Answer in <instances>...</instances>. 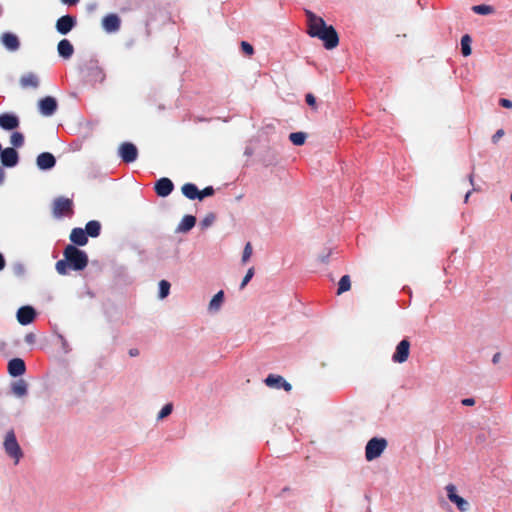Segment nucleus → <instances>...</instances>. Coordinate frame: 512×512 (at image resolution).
<instances>
[{
	"label": "nucleus",
	"mask_w": 512,
	"mask_h": 512,
	"mask_svg": "<svg viewBox=\"0 0 512 512\" xmlns=\"http://www.w3.org/2000/svg\"><path fill=\"white\" fill-rule=\"evenodd\" d=\"M1 163L6 167H14L19 160L17 151L14 148L8 147L0 152Z\"/></svg>",
	"instance_id": "4468645a"
},
{
	"label": "nucleus",
	"mask_w": 512,
	"mask_h": 512,
	"mask_svg": "<svg viewBox=\"0 0 512 512\" xmlns=\"http://www.w3.org/2000/svg\"><path fill=\"white\" fill-rule=\"evenodd\" d=\"M181 191L183 195L190 200L199 199V189L193 183H185L182 186Z\"/></svg>",
	"instance_id": "5701e85b"
},
{
	"label": "nucleus",
	"mask_w": 512,
	"mask_h": 512,
	"mask_svg": "<svg viewBox=\"0 0 512 512\" xmlns=\"http://www.w3.org/2000/svg\"><path fill=\"white\" fill-rule=\"evenodd\" d=\"M224 292L219 291L216 293L209 303L210 310H218L223 302Z\"/></svg>",
	"instance_id": "c756f323"
},
{
	"label": "nucleus",
	"mask_w": 512,
	"mask_h": 512,
	"mask_svg": "<svg viewBox=\"0 0 512 512\" xmlns=\"http://www.w3.org/2000/svg\"><path fill=\"white\" fill-rule=\"evenodd\" d=\"M472 10L476 14H480V15H488V14H492L494 12V8L492 6L485 5V4L475 5L472 7Z\"/></svg>",
	"instance_id": "7c9ffc66"
},
{
	"label": "nucleus",
	"mask_w": 512,
	"mask_h": 512,
	"mask_svg": "<svg viewBox=\"0 0 512 512\" xmlns=\"http://www.w3.org/2000/svg\"><path fill=\"white\" fill-rule=\"evenodd\" d=\"M306 133L304 132H293L289 135V140L296 146H301L305 143Z\"/></svg>",
	"instance_id": "c85d7f7f"
},
{
	"label": "nucleus",
	"mask_w": 512,
	"mask_h": 512,
	"mask_svg": "<svg viewBox=\"0 0 512 512\" xmlns=\"http://www.w3.org/2000/svg\"><path fill=\"white\" fill-rule=\"evenodd\" d=\"M70 240L73 244L78 246H84L88 242L87 234L82 228H73L70 233Z\"/></svg>",
	"instance_id": "412c9836"
},
{
	"label": "nucleus",
	"mask_w": 512,
	"mask_h": 512,
	"mask_svg": "<svg viewBox=\"0 0 512 512\" xmlns=\"http://www.w3.org/2000/svg\"><path fill=\"white\" fill-rule=\"evenodd\" d=\"M76 18L72 15H64L56 21V30L62 35L68 34L76 26Z\"/></svg>",
	"instance_id": "1a4fd4ad"
},
{
	"label": "nucleus",
	"mask_w": 512,
	"mask_h": 512,
	"mask_svg": "<svg viewBox=\"0 0 512 512\" xmlns=\"http://www.w3.org/2000/svg\"><path fill=\"white\" fill-rule=\"evenodd\" d=\"M4 449L7 455L14 459L15 464H17L20 458L23 456L21 447L17 442L13 430L8 431L5 436Z\"/></svg>",
	"instance_id": "7ed1b4c3"
},
{
	"label": "nucleus",
	"mask_w": 512,
	"mask_h": 512,
	"mask_svg": "<svg viewBox=\"0 0 512 512\" xmlns=\"http://www.w3.org/2000/svg\"><path fill=\"white\" fill-rule=\"evenodd\" d=\"M36 164L40 170H50L55 166L56 159L52 153L43 152L37 156Z\"/></svg>",
	"instance_id": "2eb2a0df"
},
{
	"label": "nucleus",
	"mask_w": 512,
	"mask_h": 512,
	"mask_svg": "<svg viewBox=\"0 0 512 512\" xmlns=\"http://www.w3.org/2000/svg\"><path fill=\"white\" fill-rule=\"evenodd\" d=\"M448 498L451 502L455 503L460 511H467L469 508L468 502L457 495L456 493V487L452 484L448 485L446 487Z\"/></svg>",
	"instance_id": "ddd939ff"
},
{
	"label": "nucleus",
	"mask_w": 512,
	"mask_h": 512,
	"mask_svg": "<svg viewBox=\"0 0 512 512\" xmlns=\"http://www.w3.org/2000/svg\"><path fill=\"white\" fill-rule=\"evenodd\" d=\"M84 231L87 234V237H98L101 231V224L99 221L91 220L87 222Z\"/></svg>",
	"instance_id": "393cba45"
},
{
	"label": "nucleus",
	"mask_w": 512,
	"mask_h": 512,
	"mask_svg": "<svg viewBox=\"0 0 512 512\" xmlns=\"http://www.w3.org/2000/svg\"><path fill=\"white\" fill-rule=\"evenodd\" d=\"M469 181L473 185V182H474V173L473 172L469 175Z\"/></svg>",
	"instance_id": "603ef678"
},
{
	"label": "nucleus",
	"mask_w": 512,
	"mask_h": 512,
	"mask_svg": "<svg viewBox=\"0 0 512 512\" xmlns=\"http://www.w3.org/2000/svg\"><path fill=\"white\" fill-rule=\"evenodd\" d=\"M510 200L512 201V192H511V195H510Z\"/></svg>",
	"instance_id": "864d4df0"
},
{
	"label": "nucleus",
	"mask_w": 512,
	"mask_h": 512,
	"mask_svg": "<svg viewBox=\"0 0 512 512\" xmlns=\"http://www.w3.org/2000/svg\"><path fill=\"white\" fill-rule=\"evenodd\" d=\"M26 371V365L23 359L13 358L8 362V373L13 377L21 376Z\"/></svg>",
	"instance_id": "a211bd4d"
},
{
	"label": "nucleus",
	"mask_w": 512,
	"mask_h": 512,
	"mask_svg": "<svg viewBox=\"0 0 512 512\" xmlns=\"http://www.w3.org/2000/svg\"><path fill=\"white\" fill-rule=\"evenodd\" d=\"M307 17V33L309 36L318 38L323 41L326 49H333L339 44V36L335 28L326 25L324 19L317 16L310 10H305Z\"/></svg>",
	"instance_id": "f257e3e1"
},
{
	"label": "nucleus",
	"mask_w": 512,
	"mask_h": 512,
	"mask_svg": "<svg viewBox=\"0 0 512 512\" xmlns=\"http://www.w3.org/2000/svg\"><path fill=\"white\" fill-rule=\"evenodd\" d=\"M12 392L18 396L22 397L27 394V384L24 380H19L12 385Z\"/></svg>",
	"instance_id": "a878e982"
},
{
	"label": "nucleus",
	"mask_w": 512,
	"mask_h": 512,
	"mask_svg": "<svg viewBox=\"0 0 512 512\" xmlns=\"http://www.w3.org/2000/svg\"><path fill=\"white\" fill-rule=\"evenodd\" d=\"M128 353L131 357H136L139 355V350L136 348H131Z\"/></svg>",
	"instance_id": "de8ad7c7"
},
{
	"label": "nucleus",
	"mask_w": 512,
	"mask_h": 512,
	"mask_svg": "<svg viewBox=\"0 0 512 512\" xmlns=\"http://www.w3.org/2000/svg\"><path fill=\"white\" fill-rule=\"evenodd\" d=\"M253 253V248H252V245L250 242H247L245 247H244V250H243V254H242V263H246L251 255Z\"/></svg>",
	"instance_id": "f704fd0d"
},
{
	"label": "nucleus",
	"mask_w": 512,
	"mask_h": 512,
	"mask_svg": "<svg viewBox=\"0 0 512 512\" xmlns=\"http://www.w3.org/2000/svg\"><path fill=\"white\" fill-rule=\"evenodd\" d=\"M264 383L271 388L284 389L286 392L292 390V385L288 383L282 376L276 374H269Z\"/></svg>",
	"instance_id": "9d476101"
},
{
	"label": "nucleus",
	"mask_w": 512,
	"mask_h": 512,
	"mask_svg": "<svg viewBox=\"0 0 512 512\" xmlns=\"http://www.w3.org/2000/svg\"><path fill=\"white\" fill-rule=\"evenodd\" d=\"M5 265H6V261H5V258L4 256L0 253V271L3 270L5 268Z\"/></svg>",
	"instance_id": "09e8293b"
},
{
	"label": "nucleus",
	"mask_w": 512,
	"mask_h": 512,
	"mask_svg": "<svg viewBox=\"0 0 512 512\" xmlns=\"http://www.w3.org/2000/svg\"><path fill=\"white\" fill-rule=\"evenodd\" d=\"M58 104L54 97L46 96L38 102L39 112L43 116H52L57 110Z\"/></svg>",
	"instance_id": "6e6552de"
},
{
	"label": "nucleus",
	"mask_w": 512,
	"mask_h": 512,
	"mask_svg": "<svg viewBox=\"0 0 512 512\" xmlns=\"http://www.w3.org/2000/svg\"><path fill=\"white\" fill-rule=\"evenodd\" d=\"M170 287L171 285L168 281L161 280L159 282V298H166L169 295Z\"/></svg>",
	"instance_id": "2f4dec72"
},
{
	"label": "nucleus",
	"mask_w": 512,
	"mask_h": 512,
	"mask_svg": "<svg viewBox=\"0 0 512 512\" xmlns=\"http://www.w3.org/2000/svg\"><path fill=\"white\" fill-rule=\"evenodd\" d=\"M17 321L21 325H28L36 318V311L32 306H22L17 311Z\"/></svg>",
	"instance_id": "9b49d317"
},
{
	"label": "nucleus",
	"mask_w": 512,
	"mask_h": 512,
	"mask_svg": "<svg viewBox=\"0 0 512 512\" xmlns=\"http://www.w3.org/2000/svg\"><path fill=\"white\" fill-rule=\"evenodd\" d=\"M387 447V441L384 438L374 437L370 439L365 447V457L372 461L381 456Z\"/></svg>",
	"instance_id": "20e7f679"
},
{
	"label": "nucleus",
	"mask_w": 512,
	"mask_h": 512,
	"mask_svg": "<svg viewBox=\"0 0 512 512\" xmlns=\"http://www.w3.org/2000/svg\"><path fill=\"white\" fill-rule=\"evenodd\" d=\"M64 4L66 5H69V6H73V5H76L79 0H61Z\"/></svg>",
	"instance_id": "49530a36"
},
{
	"label": "nucleus",
	"mask_w": 512,
	"mask_h": 512,
	"mask_svg": "<svg viewBox=\"0 0 512 512\" xmlns=\"http://www.w3.org/2000/svg\"><path fill=\"white\" fill-rule=\"evenodd\" d=\"M121 20L117 14L111 13L102 19V27L107 33H114L120 29Z\"/></svg>",
	"instance_id": "f8f14e48"
},
{
	"label": "nucleus",
	"mask_w": 512,
	"mask_h": 512,
	"mask_svg": "<svg viewBox=\"0 0 512 512\" xmlns=\"http://www.w3.org/2000/svg\"><path fill=\"white\" fill-rule=\"evenodd\" d=\"M10 142L15 147H21L24 143V136L20 132H14L10 137Z\"/></svg>",
	"instance_id": "473e14b6"
},
{
	"label": "nucleus",
	"mask_w": 512,
	"mask_h": 512,
	"mask_svg": "<svg viewBox=\"0 0 512 512\" xmlns=\"http://www.w3.org/2000/svg\"><path fill=\"white\" fill-rule=\"evenodd\" d=\"M241 49H242L243 53L246 54L249 57L254 54L253 46L250 43L246 42V41H242L241 42Z\"/></svg>",
	"instance_id": "e433bc0d"
},
{
	"label": "nucleus",
	"mask_w": 512,
	"mask_h": 512,
	"mask_svg": "<svg viewBox=\"0 0 512 512\" xmlns=\"http://www.w3.org/2000/svg\"><path fill=\"white\" fill-rule=\"evenodd\" d=\"M19 84L23 89H37L40 79L36 73L28 72L20 77Z\"/></svg>",
	"instance_id": "dca6fc26"
},
{
	"label": "nucleus",
	"mask_w": 512,
	"mask_h": 512,
	"mask_svg": "<svg viewBox=\"0 0 512 512\" xmlns=\"http://www.w3.org/2000/svg\"><path fill=\"white\" fill-rule=\"evenodd\" d=\"M25 342L29 345H33L36 341V337L33 333H28L25 335V338H24Z\"/></svg>",
	"instance_id": "a19ab883"
},
{
	"label": "nucleus",
	"mask_w": 512,
	"mask_h": 512,
	"mask_svg": "<svg viewBox=\"0 0 512 512\" xmlns=\"http://www.w3.org/2000/svg\"><path fill=\"white\" fill-rule=\"evenodd\" d=\"M19 126V119L12 113L0 114V127L4 130H14Z\"/></svg>",
	"instance_id": "6ab92c4d"
},
{
	"label": "nucleus",
	"mask_w": 512,
	"mask_h": 512,
	"mask_svg": "<svg viewBox=\"0 0 512 512\" xmlns=\"http://www.w3.org/2000/svg\"><path fill=\"white\" fill-rule=\"evenodd\" d=\"M63 256L64 258L57 261L55 265L60 275H66L69 269L81 271L88 265L87 254L72 244L65 247Z\"/></svg>",
	"instance_id": "f03ea898"
},
{
	"label": "nucleus",
	"mask_w": 512,
	"mask_h": 512,
	"mask_svg": "<svg viewBox=\"0 0 512 512\" xmlns=\"http://www.w3.org/2000/svg\"><path fill=\"white\" fill-rule=\"evenodd\" d=\"M173 410V405L171 403L166 404L159 412L157 418L159 420L169 416Z\"/></svg>",
	"instance_id": "c9c22d12"
},
{
	"label": "nucleus",
	"mask_w": 512,
	"mask_h": 512,
	"mask_svg": "<svg viewBox=\"0 0 512 512\" xmlns=\"http://www.w3.org/2000/svg\"><path fill=\"white\" fill-rule=\"evenodd\" d=\"M500 359H501V353L500 352L495 353L492 358L493 364L499 363Z\"/></svg>",
	"instance_id": "a18cd8bd"
},
{
	"label": "nucleus",
	"mask_w": 512,
	"mask_h": 512,
	"mask_svg": "<svg viewBox=\"0 0 512 512\" xmlns=\"http://www.w3.org/2000/svg\"><path fill=\"white\" fill-rule=\"evenodd\" d=\"M52 212L54 217L71 216L73 214V201L66 197H57L53 201Z\"/></svg>",
	"instance_id": "39448f33"
},
{
	"label": "nucleus",
	"mask_w": 512,
	"mask_h": 512,
	"mask_svg": "<svg viewBox=\"0 0 512 512\" xmlns=\"http://www.w3.org/2000/svg\"><path fill=\"white\" fill-rule=\"evenodd\" d=\"M351 288V280L349 275H344L341 277L338 283L337 295H341L344 292L349 291Z\"/></svg>",
	"instance_id": "bb28decb"
},
{
	"label": "nucleus",
	"mask_w": 512,
	"mask_h": 512,
	"mask_svg": "<svg viewBox=\"0 0 512 512\" xmlns=\"http://www.w3.org/2000/svg\"><path fill=\"white\" fill-rule=\"evenodd\" d=\"M504 135V130L499 129L496 131V133L492 136L493 143H497L499 139Z\"/></svg>",
	"instance_id": "79ce46f5"
},
{
	"label": "nucleus",
	"mask_w": 512,
	"mask_h": 512,
	"mask_svg": "<svg viewBox=\"0 0 512 512\" xmlns=\"http://www.w3.org/2000/svg\"><path fill=\"white\" fill-rule=\"evenodd\" d=\"M57 51L64 59H69L74 53V47L68 39H62L57 45Z\"/></svg>",
	"instance_id": "4be33fe9"
},
{
	"label": "nucleus",
	"mask_w": 512,
	"mask_h": 512,
	"mask_svg": "<svg viewBox=\"0 0 512 512\" xmlns=\"http://www.w3.org/2000/svg\"><path fill=\"white\" fill-rule=\"evenodd\" d=\"M216 219V216L214 213H208L200 222V226L202 229H206L210 227Z\"/></svg>",
	"instance_id": "72a5a7b5"
},
{
	"label": "nucleus",
	"mask_w": 512,
	"mask_h": 512,
	"mask_svg": "<svg viewBox=\"0 0 512 512\" xmlns=\"http://www.w3.org/2000/svg\"><path fill=\"white\" fill-rule=\"evenodd\" d=\"M118 152H119V156L121 157L122 161L125 163H132L138 157L137 147L133 143H130V142L122 143L119 146Z\"/></svg>",
	"instance_id": "423d86ee"
},
{
	"label": "nucleus",
	"mask_w": 512,
	"mask_h": 512,
	"mask_svg": "<svg viewBox=\"0 0 512 512\" xmlns=\"http://www.w3.org/2000/svg\"><path fill=\"white\" fill-rule=\"evenodd\" d=\"M471 193H472V191H468V192L466 193V195H465V199H464L465 203H467V202H468V199H469V197H470Z\"/></svg>",
	"instance_id": "3c124183"
},
{
	"label": "nucleus",
	"mask_w": 512,
	"mask_h": 512,
	"mask_svg": "<svg viewBox=\"0 0 512 512\" xmlns=\"http://www.w3.org/2000/svg\"><path fill=\"white\" fill-rule=\"evenodd\" d=\"M213 194L214 188L212 186L205 187L203 190L199 191V200L212 196Z\"/></svg>",
	"instance_id": "58836bf2"
},
{
	"label": "nucleus",
	"mask_w": 512,
	"mask_h": 512,
	"mask_svg": "<svg viewBox=\"0 0 512 512\" xmlns=\"http://www.w3.org/2000/svg\"><path fill=\"white\" fill-rule=\"evenodd\" d=\"M499 104L504 108H512V101L506 98H501Z\"/></svg>",
	"instance_id": "37998d69"
},
{
	"label": "nucleus",
	"mask_w": 512,
	"mask_h": 512,
	"mask_svg": "<svg viewBox=\"0 0 512 512\" xmlns=\"http://www.w3.org/2000/svg\"><path fill=\"white\" fill-rule=\"evenodd\" d=\"M4 179H5V171L2 167H0V185L3 184Z\"/></svg>",
	"instance_id": "8fccbe9b"
},
{
	"label": "nucleus",
	"mask_w": 512,
	"mask_h": 512,
	"mask_svg": "<svg viewBox=\"0 0 512 512\" xmlns=\"http://www.w3.org/2000/svg\"><path fill=\"white\" fill-rule=\"evenodd\" d=\"M462 404L464 406H473L475 404V400L473 398H465L462 400Z\"/></svg>",
	"instance_id": "c03bdc74"
},
{
	"label": "nucleus",
	"mask_w": 512,
	"mask_h": 512,
	"mask_svg": "<svg viewBox=\"0 0 512 512\" xmlns=\"http://www.w3.org/2000/svg\"><path fill=\"white\" fill-rule=\"evenodd\" d=\"M173 189L174 184L169 178L163 177L155 183V192L160 197L168 196Z\"/></svg>",
	"instance_id": "f3484780"
},
{
	"label": "nucleus",
	"mask_w": 512,
	"mask_h": 512,
	"mask_svg": "<svg viewBox=\"0 0 512 512\" xmlns=\"http://www.w3.org/2000/svg\"><path fill=\"white\" fill-rule=\"evenodd\" d=\"M253 275H254V268L251 267L248 269L246 275L244 276V278L240 284V289H243L248 284V282L252 279Z\"/></svg>",
	"instance_id": "4c0bfd02"
},
{
	"label": "nucleus",
	"mask_w": 512,
	"mask_h": 512,
	"mask_svg": "<svg viewBox=\"0 0 512 512\" xmlns=\"http://www.w3.org/2000/svg\"><path fill=\"white\" fill-rule=\"evenodd\" d=\"M410 354V342L408 339H403L399 342L396 350L392 356V360L396 363H404L408 360Z\"/></svg>",
	"instance_id": "0eeeda50"
},
{
	"label": "nucleus",
	"mask_w": 512,
	"mask_h": 512,
	"mask_svg": "<svg viewBox=\"0 0 512 512\" xmlns=\"http://www.w3.org/2000/svg\"><path fill=\"white\" fill-rule=\"evenodd\" d=\"M1 43L9 51H17L20 47V41L18 37L11 32H5L1 35Z\"/></svg>",
	"instance_id": "aec40b11"
},
{
	"label": "nucleus",
	"mask_w": 512,
	"mask_h": 512,
	"mask_svg": "<svg viewBox=\"0 0 512 512\" xmlns=\"http://www.w3.org/2000/svg\"><path fill=\"white\" fill-rule=\"evenodd\" d=\"M306 103L313 109H317L316 98L312 93H307L305 96Z\"/></svg>",
	"instance_id": "ea45409f"
},
{
	"label": "nucleus",
	"mask_w": 512,
	"mask_h": 512,
	"mask_svg": "<svg viewBox=\"0 0 512 512\" xmlns=\"http://www.w3.org/2000/svg\"><path fill=\"white\" fill-rule=\"evenodd\" d=\"M471 37L466 34L461 38V51L464 56H469L471 54Z\"/></svg>",
	"instance_id": "cd10ccee"
},
{
	"label": "nucleus",
	"mask_w": 512,
	"mask_h": 512,
	"mask_svg": "<svg viewBox=\"0 0 512 512\" xmlns=\"http://www.w3.org/2000/svg\"><path fill=\"white\" fill-rule=\"evenodd\" d=\"M196 223V218L192 215H185L177 227L178 232L190 231Z\"/></svg>",
	"instance_id": "b1692460"
}]
</instances>
